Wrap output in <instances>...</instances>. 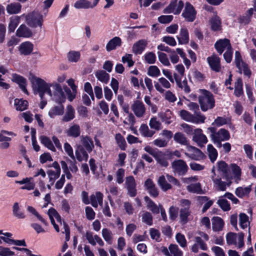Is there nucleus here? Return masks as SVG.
Listing matches in <instances>:
<instances>
[{"mask_svg": "<svg viewBox=\"0 0 256 256\" xmlns=\"http://www.w3.org/2000/svg\"><path fill=\"white\" fill-rule=\"evenodd\" d=\"M46 15V12L43 15L39 12H33L28 14H24L21 16H24L26 18V22L32 28L39 26L41 28L44 22V18Z\"/></svg>", "mask_w": 256, "mask_h": 256, "instance_id": "nucleus-6", "label": "nucleus"}, {"mask_svg": "<svg viewBox=\"0 0 256 256\" xmlns=\"http://www.w3.org/2000/svg\"><path fill=\"white\" fill-rule=\"evenodd\" d=\"M176 239L182 248H184L187 246V242L184 234L180 233L177 234L176 236Z\"/></svg>", "mask_w": 256, "mask_h": 256, "instance_id": "nucleus-64", "label": "nucleus"}, {"mask_svg": "<svg viewBox=\"0 0 256 256\" xmlns=\"http://www.w3.org/2000/svg\"><path fill=\"white\" fill-rule=\"evenodd\" d=\"M30 82L34 93L38 94L42 100L44 94L48 93L50 88L52 82L48 83L44 80L36 76L32 77Z\"/></svg>", "mask_w": 256, "mask_h": 256, "instance_id": "nucleus-3", "label": "nucleus"}, {"mask_svg": "<svg viewBox=\"0 0 256 256\" xmlns=\"http://www.w3.org/2000/svg\"><path fill=\"white\" fill-rule=\"evenodd\" d=\"M103 194L100 192H96L90 196V204L94 208H97L98 205L102 204Z\"/></svg>", "mask_w": 256, "mask_h": 256, "instance_id": "nucleus-31", "label": "nucleus"}, {"mask_svg": "<svg viewBox=\"0 0 256 256\" xmlns=\"http://www.w3.org/2000/svg\"><path fill=\"white\" fill-rule=\"evenodd\" d=\"M214 47L218 52L221 54L224 50L230 48L232 46L229 40L224 38L218 40L214 44Z\"/></svg>", "mask_w": 256, "mask_h": 256, "instance_id": "nucleus-16", "label": "nucleus"}, {"mask_svg": "<svg viewBox=\"0 0 256 256\" xmlns=\"http://www.w3.org/2000/svg\"><path fill=\"white\" fill-rule=\"evenodd\" d=\"M251 190L250 185L248 186H240L236 188L235 194L238 197L242 198L248 196Z\"/></svg>", "mask_w": 256, "mask_h": 256, "instance_id": "nucleus-43", "label": "nucleus"}, {"mask_svg": "<svg viewBox=\"0 0 256 256\" xmlns=\"http://www.w3.org/2000/svg\"><path fill=\"white\" fill-rule=\"evenodd\" d=\"M66 134L68 136L77 138L80 134V128L78 124L72 125L66 130Z\"/></svg>", "mask_w": 256, "mask_h": 256, "instance_id": "nucleus-38", "label": "nucleus"}, {"mask_svg": "<svg viewBox=\"0 0 256 256\" xmlns=\"http://www.w3.org/2000/svg\"><path fill=\"white\" fill-rule=\"evenodd\" d=\"M150 126L152 129L158 130L162 128L161 123L157 120L156 118L154 116L152 118L149 122Z\"/></svg>", "mask_w": 256, "mask_h": 256, "instance_id": "nucleus-62", "label": "nucleus"}, {"mask_svg": "<svg viewBox=\"0 0 256 256\" xmlns=\"http://www.w3.org/2000/svg\"><path fill=\"white\" fill-rule=\"evenodd\" d=\"M154 158L157 162L162 166L166 167L168 166V158H169V157L167 156V152L164 154L162 152H158V153Z\"/></svg>", "mask_w": 256, "mask_h": 256, "instance_id": "nucleus-29", "label": "nucleus"}, {"mask_svg": "<svg viewBox=\"0 0 256 256\" xmlns=\"http://www.w3.org/2000/svg\"><path fill=\"white\" fill-rule=\"evenodd\" d=\"M208 63L210 68L216 72L220 70V59L216 55L208 57L207 58Z\"/></svg>", "mask_w": 256, "mask_h": 256, "instance_id": "nucleus-30", "label": "nucleus"}, {"mask_svg": "<svg viewBox=\"0 0 256 256\" xmlns=\"http://www.w3.org/2000/svg\"><path fill=\"white\" fill-rule=\"evenodd\" d=\"M212 180L214 182V186L216 190L219 191H224L226 190L227 187H228L231 182H225L222 180L218 178H214L212 176Z\"/></svg>", "mask_w": 256, "mask_h": 256, "instance_id": "nucleus-24", "label": "nucleus"}, {"mask_svg": "<svg viewBox=\"0 0 256 256\" xmlns=\"http://www.w3.org/2000/svg\"><path fill=\"white\" fill-rule=\"evenodd\" d=\"M0 238L6 243L10 244L26 246V244L24 240H14L11 238H6L5 237H0Z\"/></svg>", "mask_w": 256, "mask_h": 256, "instance_id": "nucleus-61", "label": "nucleus"}, {"mask_svg": "<svg viewBox=\"0 0 256 256\" xmlns=\"http://www.w3.org/2000/svg\"><path fill=\"white\" fill-rule=\"evenodd\" d=\"M74 6L76 9L92 8L91 2L88 0H78L75 2Z\"/></svg>", "mask_w": 256, "mask_h": 256, "instance_id": "nucleus-46", "label": "nucleus"}, {"mask_svg": "<svg viewBox=\"0 0 256 256\" xmlns=\"http://www.w3.org/2000/svg\"><path fill=\"white\" fill-rule=\"evenodd\" d=\"M174 140L182 145L189 146L188 140L185 135L181 132H176L174 136Z\"/></svg>", "mask_w": 256, "mask_h": 256, "instance_id": "nucleus-52", "label": "nucleus"}, {"mask_svg": "<svg viewBox=\"0 0 256 256\" xmlns=\"http://www.w3.org/2000/svg\"><path fill=\"white\" fill-rule=\"evenodd\" d=\"M207 151L208 157L212 162H214L217 158L218 154L216 150L211 144L207 146Z\"/></svg>", "mask_w": 256, "mask_h": 256, "instance_id": "nucleus-53", "label": "nucleus"}, {"mask_svg": "<svg viewBox=\"0 0 256 256\" xmlns=\"http://www.w3.org/2000/svg\"><path fill=\"white\" fill-rule=\"evenodd\" d=\"M223 220L218 216H216L212 219V228L215 232H219L222 230L224 226Z\"/></svg>", "mask_w": 256, "mask_h": 256, "instance_id": "nucleus-40", "label": "nucleus"}, {"mask_svg": "<svg viewBox=\"0 0 256 256\" xmlns=\"http://www.w3.org/2000/svg\"><path fill=\"white\" fill-rule=\"evenodd\" d=\"M148 44L146 40L142 39L135 42L132 47V51L135 54H140L145 50Z\"/></svg>", "mask_w": 256, "mask_h": 256, "instance_id": "nucleus-18", "label": "nucleus"}, {"mask_svg": "<svg viewBox=\"0 0 256 256\" xmlns=\"http://www.w3.org/2000/svg\"><path fill=\"white\" fill-rule=\"evenodd\" d=\"M183 7L182 1L172 0L170 4L164 10L163 13L166 14L172 13L174 14H180Z\"/></svg>", "mask_w": 256, "mask_h": 256, "instance_id": "nucleus-10", "label": "nucleus"}, {"mask_svg": "<svg viewBox=\"0 0 256 256\" xmlns=\"http://www.w3.org/2000/svg\"><path fill=\"white\" fill-rule=\"evenodd\" d=\"M144 200L146 202V206L148 210H150L153 214H158L160 208L162 206V205L159 204L157 206L152 200L148 197L146 196Z\"/></svg>", "mask_w": 256, "mask_h": 256, "instance_id": "nucleus-32", "label": "nucleus"}, {"mask_svg": "<svg viewBox=\"0 0 256 256\" xmlns=\"http://www.w3.org/2000/svg\"><path fill=\"white\" fill-rule=\"evenodd\" d=\"M32 34L31 30L24 24L20 25L16 32V35L18 37L29 38Z\"/></svg>", "mask_w": 256, "mask_h": 256, "instance_id": "nucleus-34", "label": "nucleus"}, {"mask_svg": "<svg viewBox=\"0 0 256 256\" xmlns=\"http://www.w3.org/2000/svg\"><path fill=\"white\" fill-rule=\"evenodd\" d=\"M158 116L163 122L168 124L172 123L174 118L172 112L168 109L164 112H160L158 114Z\"/></svg>", "mask_w": 256, "mask_h": 256, "instance_id": "nucleus-22", "label": "nucleus"}, {"mask_svg": "<svg viewBox=\"0 0 256 256\" xmlns=\"http://www.w3.org/2000/svg\"><path fill=\"white\" fill-rule=\"evenodd\" d=\"M179 44H186L189 42V34L188 30L186 28H182L180 30L179 35L176 36Z\"/></svg>", "mask_w": 256, "mask_h": 256, "instance_id": "nucleus-28", "label": "nucleus"}, {"mask_svg": "<svg viewBox=\"0 0 256 256\" xmlns=\"http://www.w3.org/2000/svg\"><path fill=\"white\" fill-rule=\"evenodd\" d=\"M230 168L232 172V178L236 183H238L241 179L242 172L240 168L236 164H232Z\"/></svg>", "mask_w": 256, "mask_h": 256, "instance_id": "nucleus-36", "label": "nucleus"}, {"mask_svg": "<svg viewBox=\"0 0 256 256\" xmlns=\"http://www.w3.org/2000/svg\"><path fill=\"white\" fill-rule=\"evenodd\" d=\"M34 45L30 42H22L18 47L20 53L24 56L30 54L33 50Z\"/></svg>", "mask_w": 256, "mask_h": 256, "instance_id": "nucleus-20", "label": "nucleus"}, {"mask_svg": "<svg viewBox=\"0 0 256 256\" xmlns=\"http://www.w3.org/2000/svg\"><path fill=\"white\" fill-rule=\"evenodd\" d=\"M140 132L145 137H152L155 133L154 131L150 130L148 126L146 124H142L140 126Z\"/></svg>", "mask_w": 256, "mask_h": 256, "instance_id": "nucleus-55", "label": "nucleus"}, {"mask_svg": "<svg viewBox=\"0 0 256 256\" xmlns=\"http://www.w3.org/2000/svg\"><path fill=\"white\" fill-rule=\"evenodd\" d=\"M126 184L129 195L132 197L134 196L136 194V190L135 180L132 176H130L126 178Z\"/></svg>", "mask_w": 256, "mask_h": 256, "instance_id": "nucleus-21", "label": "nucleus"}, {"mask_svg": "<svg viewBox=\"0 0 256 256\" xmlns=\"http://www.w3.org/2000/svg\"><path fill=\"white\" fill-rule=\"evenodd\" d=\"M102 236L108 244H112L113 241L114 234L108 228H104L102 231Z\"/></svg>", "mask_w": 256, "mask_h": 256, "instance_id": "nucleus-47", "label": "nucleus"}, {"mask_svg": "<svg viewBox=\"0 0 256 256\" xmlns=\"http://www.w3.org/2000/svg\"><path fill=\"white\" fill-rule=\"evenodd\" d=\"M48 214L51 223L57 232H59L60 230L58 226L55 222L54 218L56 220L57 222L60 224V226H62L64 229V231H62V232L66 234L65 239H66V241H68L70 239V230L68 224L65 222H62L61 217L57 211L54 208H51L48 210Z\"/></svg>", "mask_w": 256, "mask_h": 256, "instance_id": "nucleus-2", "label": "nucleus"}, {"mask_svg": "<svg viewBox=\"0 0 256 256\" xmlns=\"http://www.w3.org/2000/svg\"><path fill=\"white\" fill-rule=\"evenodd\" d=\"M20 16H12L10 18V22L8 26V31L9 32H13L15 30L20 22Z\"/></svg>", "mask_w": 256, "mask_h": 256, "instance_id": "nucleus-41", "label": "nucleus"}, {"mask_svg": "<svg viewBox=\"0 0 256 256\" xmlns=\"http://www.w3.org/2000/svg\"><path fill=\"white\" fill-rule=\"evenodd\" d=\"M95 76L98 80L104 84H107L110 79V75L103 70L96 72Z\"/></svg>", "mask_w": 256, "mask_h": 256, "instance_id": "nucleus-54", "label": "nucleus"}, {"mask_svg": "<svg viewBox=\"0 0 256 256\" xmlns=\"http://www.w3.org/2000/svg\"><path fill=\"white\" fill-rule=\"evenodd\" d=\"M198 92L199 94L198 102L202 111H207L214 106V96L210 92L204 89H200Z\"/></svg>", "mask_w": 256, "mask_h": 256, "instance_id": "nucleus-1", "label": "nucleus"}, {"mask_svg": "<svg viewBox=\"0 0 256 256\" xmlns=\"http://www.w3.org/2000/svg\"><path fill=\"white\" fill-rule=\"evenodd\" d=\"M81 141L86 150L90 152L94 146L92 138L88 136H82L81 138Z\"/></svg>", "mask_w": 256, "mask_h": 256, "instance_id": "nucleus-39", "label": "nucleus"}, {"mask_svg": "<svg viewBox=\"0 0 256 256\" xmlns=\"http://www.w3.org/2000/svg\"><path fill=\"white\" fill-rule=\"evenodd\" d=\"M186 152H184L185 155L190 158L196 160H200L204 157V154L198 148L191 146H187Z\"/></svg>", "mask_w": 256, "mask_h": 256, "instance_id": "nucleus-13", "label": "nucleus"}, {"mask_svg": "<svg viewBox=\"0 0 256 256\" xmlns=\"http://www.w3.org/2000/svg\"><path fill=\"white\" fill-rule=\"evenodd\" d=\"M115 140L120 149L122 150H125L126 143L124 137L120 133L116 134L115 135Z\"/></svg>", "mask_w": 256, "mask_h": 256, "instance_id": "nucleus-58", "label": "nucleus"}, {"mask_svg": "<svg viewBox=\"0 0 256 256\" xmlns=\"http://www.w3.org/2000/svg\"><path fill=\"white\" fill-rule=\"evenodd\" d=\"M28 102L22 98H16L14 100V106L16 110L24 111L28 108Z\"/></svg>", "mask_w": 256, "mask_h": 256, "instance_id": "nucleus-37", "label": "nucleus"}, {"mask_svg": "<svg viewBox=\"0 0 256 256\" xmlns=\"http://www.w3.org/2000/svg\"><path fill=\"white\" fill-rule=\"evenodd\" d=\"M198 177L196 176L184 178L182 179L184 183L188 184L186 187V189L189 192L201 194L202 192L201 184L200 182H198Z\"/></svg>", "mask_w": 256, "mask_h": 256, "instance_id": "nucleus-8", "label": "nucleus"}, {"mask_svg": "<svg viewBox=\"0 0 256 256\" xmlns=\"http://www.w3.org/2000/svg\"><path fill=\"white\" fill-rule=\"evenodd\" d=\"M86 237L88 242L92 246H95L96 243L100 246H104L102 240L98 235H94L92 232H86Z\"/></svg>", "mask_w": 256, "mask_h": 256, "instance_id": "nucleus-23", "label": "nucleus"}, {"mask_svg": "<svg viewBox=\"0 0 256 256\" xmlns=\"http://www.w3.org/2000/svg\"><path fill=\"white\" fill-rule=\"evenodd\" d=\"M142 222L148 226L152 224V217L151 214L148 212H144L142 215Z\"/></svg>", "mask_w": 256, "mask_h": 256, "instance_id": "nucleus-63", "label": "nucleus"}, {"mask_svg": "<svg viewBox=\"0 0 256 256\" xmlns=\"http://www.w3.org/2000/svg\"><path fill=\"white\" fill-rule=\"evenodd\" d=\"M74 116V109L71 105H68L66 108L65 114L62 117V120L64 122H68L73 120Z\"/></svg>", "mask_w": 256, "mask_h": 256, "instance_id": "nucleus-35", "label": "nucleus"}, {"mask_svg": "<svg viewBox=\"0 0 256 256\" xmlns=\"http://www.w3.org/2000/svg\"><path fill=\"white\" fill-rule=\"evenodd\" d=\"M32 180L33 178L30 177L24 178L21 180H16L15 182L20 184H25L24 186L21 187L22 190H34L35 188V184Z\"/></svg>", "mask_w": 256, "mask_h": 256, "instance_id": "nucleus-19", "label": "nucleus"}, {"mask_svg": "<svg viewBox=\"0 0 256 256\" xmlns=\"http://www.w3.org/2000/svg\"><path fill=\"white\" fill-rule=\"evenodd\" d=\"M170 254L172 256H183V252L176 244H171L168 247Z\"/></svg>", "mask_w": 256, "mask_h": 256, "instance_id": "nucleus-59", "label": "nucleus"}, {"mask_svg": "<svg viewBox=\"0 0 256 256\" xmlns=\"http://www.w3.org/2000/svg\"><path fill=\"white\" fill-rule=\"evenodd\" d=\"M12 212L14 215L18 218L24 219L26 216L24 213L20 210L19 204L18 202H15L14 204Z\"/></svg>", "mask_w": 256, "mask_h": 256, "instance_id": "nucleus-56", "label": "nucleus"}, {"mask_svg": "<svg viewBox=\"0 0 256 256\" xmlns=\"http://www.w3.org/2000/svg\"><path fill=\"white\" fill-rule=\"evenodd\" d=\"M122 44V39L118 36H115L108 41L106 45V50L108 52L114 50L118 47L121 46Z\"/></svg>", "mask_w": 256, "mask_h": 256, "instance_id": "nucleus-26", "label": "nucleus"}, {"mask_svg": "<svg viewBox=\"0 0 256 256\" xmlns=\"http://www.w3.org/2000/svg\"><path fill=\"white\" fill-rule=\"evenodd\" d=\"M47 94L50 98L58 104H62L66 100V98L62 87L60 84L54 82H52Z\"/></svg>", "mask_w": 256, "mask_h": 256, "instance_id": "nucleus-5", "label": "nucleus"}, {"mask_svg": "<svg viewBox=\"0 0 256 256\" xmlns=\"http://www.w3.org/2000/svg\"><path fill=\"white\" fill-rule=\"evenodd\" d=\"M144 186L152 196L156 198L158 196V191L151 179L148 178L146 180Z\"/></svg>", "mask_w": 256, "mask_h": 256, "instance_id": "nucleus-25", "label": "nucleus"}, {"mask_svg": "<svg viewBox=\"0 0 256 256\" xmlns=\"http://www.w3.org/2000/svg\"><path fill=\"white\" fill-rule=\"evenodd\" d=\"M173 172L178 175H184L188 170V166L186 162L182 160H176L172 163Z\"/></svg>", "mask_w": 256, "mask_h": 256, "instance_id": "nucleus-12", "label": "nucleus"}, {"mask_svg": "<svg viewBox=\"0 0 256 256\" xmlns=\"http://www.w3.org/2000/svg\"><path fill=\"white\" fill-rule=\"evenodd\" d=\"M234 62L240 74L243 73L245 76L250 77L251 72L248 64L242 60L241 54L238 51L235 52Z\"/></svg>", "mask_w": 256, "mask_h": 256, "instance_id": "nucleus-9", "label": "nucleus"}, {"mask_svg": "<svg viewBox=\"0 0 256 256\" xmlns=\"http://www.w3.org/2000/svg\"><path fill=\"white\" fill-rule=\"evenodd\" d=\"M239 224L240 228L244 230L246 228H250L248 216L244 213H240L239 214Z\"/></svg>", "mask_w": 256, "mask_h": 256, "instance_id": "nucleus-42", "label": "nucleus"}, {"mask_svg": "<svg viewBox=\"0 0 256 256\" xmlns=\"http://www.w3.org/2000/svg\"><path fill=\"white\" fill-rule=\"evenodd\" d=\"M64 108L62 105L54 106L48 112V116L51 118H54L56 116L62 115L64 113Z\"/></svg>", "mask_w": 256, "mask_h": 256, "instance_id": "nucleus-45", "label": "nucleus"}, {"mask_svg": "<svg viewBox=\"0 0 256 256\" xmlns=\"http://www.w3.org/2000/svg\"><path fill=\"white\" fill-rule=\"evenodd\" d=\"M154 86L156 90L162 94L164 92V88L168 89L171 86L169 81L163 77L158 78L157 82H154Z\"/></svg>", "mask_w": 256, "mask_h": 256, "instance_id": "nucleus-17", "label": "nucleus"}, {"mask_svg": "<svg viewBox=\"0 0 256 256\" xmlns=\"http://www.w3.org/2000/svg\"><path fill=\"white\" fill-rule=\"evenodd\" d=\"M132 109L138 118L142 117L146 113V108L143 102L136 100L132 106Z\"/></svg>", "mask_w": 256, "mask_h": 256, "instance_id": "nucleus-14", "label": "nucleus"}, {"mask_svg": "<svg viewBox=\"0 0 256 256\" xmlns=\"http://www.w3.org/2000/svg\"><path fill=\"white\" fill-rule=\"evenodd\" d=\"M243 94L244 90L242 80L240 78H238L234 83V94L237 97H240Z\"/></svg>", "mask_w": 256, "mask_h": 256, "instance_id": "nucleus-44", "label": "nucleus"}, {"mask_svg": "<svg viewBox=\"0 0 256 256\" xmlns=\"http://www.w3.org/2000/svg\"><path fill=\"white\" fill-rule=\"evenodd\" d=\"M244 236L242 232L238 234L228 232L226 236V242L228 245H234L237 249L242 250L244 246Z\"/></svg>", "mask_w": 256, "mask_h": 256, "instance_id": "nucleus-7", "label": "nucleus"}, {"mask_svg": "<svg viewBox=\"0 0 256 256\" xmlns=\"http://www.w3.org/2000/svg\"><path fill=\"white\" fill-rule=\"evenodd\" d=\"M41 144L44 145L50 150L55 152L56 148L50 138L46 136H42L40 137Z\"/></svg>", "mask_w": 256, "mask_h": 256, "instance_id": "nucleus-50", "label": "nucleus"}, {"mask_svg": "<svg viewBox=\"0 0 256 256\" xmlns=\"http://www.w3.org/2000/svg\"><path fill=\"white\" fill-rule=\"evenodd\" d=\"M22 9V5L18 2L10 3L7 5L6 10L10 14H19Z\"/></svg>", "mask_w": 256, "mask_h": 256, "instance_id": "nucleus-33", "label": "nucleus"}, {"mask_svg": "<svg viewBox=\"0 0 256 256\" xmlns=\"http://www.w3.org/2000/svg\"><path fill=\"white\" fill-rule=\"evenodd\" d=\"M12 80L19 84L20 88L23 92L26 94H28V92L26 88V78L18 74H14L12 76Z\"/></svg>", "mask_w": 256, "mask_h": 256, "instance_id": "nucleus-27", "label": "nucleus"}, {"mask_svg": "<svg viewBox=\"0 0 256 256\" xmlns=\"http://www.w3.org/2000/svg\"><path fill=\"white\" fill-rule=\"evenodd\" d=\"M80 58V52L79 51L70 50L67 54L68 60L71 62H77Z\"/></svg>", "mask_w": 256, "mask_h": 256, "instance_id": "nucleus-51", "label": "nucleus"}, {"mask_svg": "<svg viewBox=\"0 0 256 256\" xmlns=\"http://www.w3.org/2000/svg\"><path fill=\"white\" fill-rule=\"evenodd\" d=\"M196 15V12L194 7L190 2H186L182 14V16L186 21L192 22L194 20Z\"/></svg>", "mask_w": 256, "mask_h": 256, "instance_id": "nucleus-11", "label": "nucleus"}, {"mask_svg": "<svg viewBox=\"0 0 256 256\" xmlns=\"http://www.w3.org/2000/svg\"><path fill=\"white\" fill-rule=\"evenodd\" d=\"M76 156L77 160L80 162L86 161L88 157L86 152L82 148H79L76 150Z\"/></svg>", "mask_w": 256, "mask_h": 256, "instance_id": "nucleus-57", "label": "nucleus"}, {"mask_svg": "<svg viewBox=\"0 0 256 256\" xmlns=\"http://www.w3.org/2000/svg\"><path fill=\"white\" fill-rule=\"evenodd\" d=\"M208 130L210 132V136L212 141L218 148L222 146V141H226L230 138L229 132L224 128H220L216 132L214 128L210 127Z\"/></svg>", "mask_w": 256, "mask_h": 256, "instance_id": "nucleus-4", "label": "nucleus"}, {"mask_svg": "<svg viewBox=\"0 0 256 256\" xmlns=\"http://www.w3.org/2000/svg\"><path fill=\"white\" fill-rule=\"evenodd\" d=\"M210 24L212 29L214 31L220 30L221 29V20L218 16H215L210 20Z\"/></svg>", "mask_w": 256, "mask_h": 256, "instance_id": "nucleus-49", "label": "nucleus"}, {"mask_svg": "<svg viewBox=\"0 0 256 256\" xmlns=\"http://www.w3.org/2000/svg\"><path fill=\"white\" fill-rule=\"evenodd\" d=\"M192 140L200 146L208 142L206 136L202 133V130L200 128H196L194 130Z\"/></svg>", "mask_w": 256, "mask_h": 256, "instance_id": "nucleus-15", "label": "nucleus"}, {"mask_svg": "<svg viewBox=\"0 0 256 256\" xmlns=\"http://www.w3.org/2000/svg\"><path fill=\"white\" fill-rule=\"evenodd\" d=\"M206 118L204 115L198 112L196 114H192V118L190 122L195 124H202L204 122Z\"/></svg>", "mask_w": 256, "mask_h": 256, "instance_id": "nucleus-60", "label": "nucleus"}, {"mask_svg": "<svg viewBox=\"0 0 256 256\" xmlns=\"http://www.w3.org/2000/svg\"><path fill=\"white\" fill-rule=\"evenodd\" d=\"M158 184L161 189L164 192H166L172 188V185L167 182L164 176H161L158 178Z\"/></svg>", "mask_w": 256, "mask_h": 256, "instance_id": "nucleus-48", "label": "nucleus"}]
</instances>
